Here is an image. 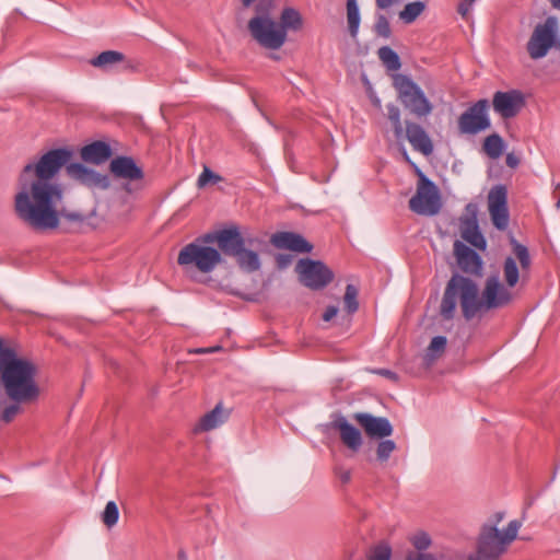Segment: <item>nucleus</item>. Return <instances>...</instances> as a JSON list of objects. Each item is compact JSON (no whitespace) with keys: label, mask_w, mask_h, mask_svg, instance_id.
I'll use <instances>...</instances> for the list:
<instances>
[{"label":"nucleus","mask_w":560,"mask_h":560,"mask_svg":"<svg viewBox=\"0 0 560 560\" xmlns=\"http://www.w3.org/2000/svg\"><path fill=\"white\" fill-rule=\"evenodd\" d=\"M222 261L221 253L211 246L191 242L185 245L177 257L179 266L195 268L202 273L212 272Z\"/></svg>","instance_id":"7"},{"label":"nucleus","mask_w":560,"mask_h":560,"mask_svg":"<svg viewBox=\"0 0 560 560\" xmlns=\"http://www.w3.org/2000/svg\"><path fill=\"white\" fill-rule=\"evenodd\" d=\"M466 211L469 215L460 219L462 237L474 247L485 250L487 242L481 232L479 231L476 213L477 207L474 203L466 206Z\"/></svg>","instance_id":"17"},{"label":"nucleus","mask_w":560,"mask_h":560,"mask_svg":"<svg viewBox=\"0 0 560 560\" xmlns=\"http://www.w3.org/2000/svg\"><path fill=\"white\" fill-rule=\"evenodd\" d=\"M399 0H375L376 7L378 9L385 10L390 8L393 4L397 3Z\"/></svg>","instance_id":"52"},{"label":"nucleus","mask_w":560,"mask_h":560,"mask_svg":"<svg viewBox=\"0 0 560 560\" xmlns=\"http://www.w3.org/2000/svg\"><path fill=\"white\" fill-rule=\"evenodd\" d=\"M520 528L521 523L516 520L511 521L503 532L497 525L485 524L478 537V556L483 560H498L516 539Z\"/></svg>","instance_id":"4"},{"label":"nucleus","mask_w":560,"mask_h":560,"mask_svg":"<svg viewBox=\"0 0 560 560\" xmlns=\"http://www.w3.org/2000/svg\"><path fill=\"white\" fill-rule=\"evenodd\" d=\"M503 277L509 288H514L520 280V270L513 257L509 256L503 262Z\"/></svg>","instance_id":"32"},{"label":"nucleus","mask_w":560,"mask_h":560,"mask_svg":"<svg viewBox=\"0 0 560 560\" xmlns=\"http://www.w3.org/2000/svg\"><path fill=\"white\" fill-rule=\"evenodd\" d=\"M345 308L349 314H353L359 308L358 303V289L353 284H348L346 287V292L343 296Z\"/></svg>","instance_id":"36"},{"label":"nucleus","mask_w":560,"mask_h":560,"mask_svg":"<svg viewBox=\"0 0 560 560\" xmlns=\"http://www.w3.org/2000/svg\"><path fill=\"white\" fill-rule=\"evenodd\" d=\"M332 427L339 431L342 443L353 452H358L362 446V435L358 428L348 422L345 417H339L332 423Z\"/></svg>","instance_id":"22"},{"label":"nucleus","mask_w":560,"mask_h":560,"mask_svg":"<svg viewBox=\"0 0 560 560\" xmlns=\"http://www.w3.org/2000/svg\"><path fill=\"white\" fill-rule=\"evenodd\" d=\"M476 0H462L457 7V12L463 19H467Z\"/></svg>","instance_id":"45"},{"label":"nucleus","mask_w":560,"mask_h":560,"mask_svg":"<svg viewBox=\"0 0 560 560\" xmlns=\"http://www.w3.org/2000/svg\"><path fill=\"white\" fill-rule=\"evenodd\" d=\"M336 476L340 479L342 483H347L351 479V472L349 469H345L343 467H336L335 468Z\"/></svg>","instance_id":"47"},{"label":"nucleus","mask_w":560,"mask_h":560,"mask_svg":"<svg viewBox=\"0 0 560 560\" xmlns=\"http://www.w3.org/2000/svg\"><path fill=\"white\" fill-rule=\"evenodd\" d=\"M488 210L492 224L499 231H505L510 223L508 190L503 185L493 186L488 194Z\"/></svg>","instance_id":"13"},{"label":"nucleus","mask_w":560,"mask_h":560,"mask_svg":"<svg viewBox=\"0 0 560 560\" xmlns=\"http://www.w3.org/2000/svg\"><path fill=\"white\" fill-rule=\"evenodd\" d=\"M560 49V26L556 16L538 23L527 42L526 49L534 60L541 59L552 49Z\"/></svg>","instance_id":"6"},{"label":"nucleus","mask_w":560,"mask_h":560,"mask_svg":"<svg viewBox=\"0 0 560 560\" xmlns=\"http://www.w3.org/2000/svg\"><path fill=\"white\" fill-rule=\"evenodd\" d=\"M409 208L417 214L434 215L441 209L436 186L425 176L421 177L416 194L409 200Z\"/></svg>","instance_id":"10"},{"label":"nucleus","mask_w":560,"mask_h":560,"mask_svg":"<svg viewBox=\"0 0 560 560\" xmlns=\"http://www.w3.org/2000/svg\"><path fill=\"white\" fill-rule=\"evenodd\" d=\"M109 171L115 178L124 179L127 182L124 189L127 192H132L131 184L142 182L144 172L131 156L118 155L109 163Z\"/></svg>","instance_id":"14"},{"label":"nucleus","mask_w":560,"mask_h":560,"mask_svg":"<svg viewBox=\"0 0 560 560\" xmlns=\"http://www.w3.org/2000/svg\"><path fill=\"white\" fill-rule=\"evenodd\" d=\"M279 25L287 30L298 31L302 27V16L300 12L293 8H284L281 16Z\"/></svg>","instance_id":"31"},{"label":"nucleus","mask_w":560,"mask_h":560,"mask_svg":"<svg viewBox=\"0 0 560 560\" xmlns=\"http://www.w3.org/2000/svg\"><path fill=\"white\" fill-rule=\"evenodd\" d=\"M404 156L407 161H409V156H408V153L406 152V150L404 149Z\"/></svg>","instance_id":"60"},{"label":"nucleus","mask_w":560,"mask_h":560,"mask_svg":"<svg viewBox=\"0 0 560 560\" xmlns=\"http://www.w3.org/2000/svg\"><path fill=\"white\" fill-rule=\"evenodd\" d=\"M353 418L370 438L384 439L393 433V425L385 417H375L371 413L358 412Z\"/></svg>","instance_id":"18"},{"label":"nucleus","mask_w":560,"mask_h":560,"mask_svg":"<svg viewBox=\"0 0 560 560\" xmlns=\"http://www.w3.org/2000/svg\"><path fill=\"white\" fill-rule=\"evenodd\" d=\"M219 349V347H215V348H201V349H197L195 352L196 353H211V352H214Z\"/></svg>","instance_id":"53"},{"label":"nucleus","mask_w":560,"mask_h":560,"mask_svg":"<svg viewBox=\"0 0 560 560\" xmlns=\"http://www.w3.org/2000/svg\"><path fill=\"white\" fill-rule=\"evenodd\" d=\"M489 102L486 98L469 106L458 118V129L464 135H477L491 126L488 115Z\"/></svg>","instance_id":"11"},{"label":"nucleus","mask_w":560,"mask_h":560,"mask_svg":"<svg viewBox=\"0 0 560 560\" xmlns=\"http://www.w3.org/2000/svg\"><path fill=\"white\" fill-rule=\"evenodd\" d=\"M70 159L71 151L68 149H52L22 168L13 207L16 217L31 229L55 230L61 218L71 222L84 221L81 213L58 209L65 191L62 185L52 179Z\"/></svg>","instance_id":"1"},{"label":"nucleus","mask_w":560,"mask_h":560,"mask_svg":"<svg viewBox=\"0 0 560 560\" xmlns=\"http://www.w3.org/2000/svg\"><path fill=\"white\" fill-rule=\"evenodd\" d=\"M177 560H188L187 553L184 549H180L177 553Z\"/></svg>","instance_id":"54"},{"label":"nucleus","mask_w":560,"mask_h":560,"mask_svg":"<svg viewBox=\"0 0 560 560\" xmlns=\"http://www.w3.org/2000/svg\"><path fill=\"white\" fill-rule=\"evenodd\" d=\"M373 373L375 374H378L381 376H384L388 380H392L394 382H397L398 381V375L393 372L392 370H388V369H376V370H373Z\"/></svg>","instance_id":"48"},{"label":"nucleus","mask_w":560,"mask_h":560,"mask_svg":"<svg viewBox=\"0 0 560 560\" xmlns=\"http://www.w3.org/2000/svg\"><path fill=\"white\" fill-rule=\"evenodd\" d=\"M387 117L394 130L395 139L400 142L408 140L411 148L421 154L429 156L433 153V143L425 129L418 122L406 120L401 122V113L397 105L389 103L386 105Z\"/></svg>","instance_id":"5"},{"label":"nucleus","mask_w":560,"mask_h":560,"mask_svg":"<svg viewBox=\"0 0 560 560\" xmlns=\"http://www.w3.org/2000/svg\"><path fill=\"white\" fill-rule=\"evenodd\" d=\"M468 560H480V559H478V558H476V557H472V556H471V557H469V559H468Z\"/></svg>","instance_id":"61"},{"label":"nucleus","mask_w":560,"mask_h":560,"mask_svg":"<svg viewBox=\"0 0 560 560\" xmlns=\"http://www.w3.org/2000/svg\"><path fill=\"white\" fill-rule=\"evenodd\" d=\"M119 517L118 506L114 501H108L102 515V521L107 527H113Z\"/></svg>","instance_id":"38"},{"label":"nucleus","mask_w":560,"mask_h":560,"mask_svg":"<svg viewBox=\"0 0 560 560\" xmlns=\"http://www.w3.org/2000/svg\"><path fill=\"white\" fill-rule=\"evenodd\" d=\"M373 103H374V105H375V106H377V107H380V106H381V101H380L378 98H375V100L373 101Z\"/></svg>","instance_id":"58"},{"label":"nucleus","mask_w":560,"mask_h":560,"mask_svg":"<svg viewBox=\"0 0 560 560\" xmlns=\"http://www.w3.org/2000/svg\"><path fill=\"white\" fill-rule=\"evenodd\" d=\"M406 560H436L434 556L430 553L419 552L417 555H410Z\"/></svg>","instance_id":"50"},{"label":"nucleus","mask_w":560,"mask_h":560,"mask_svg":"<svg viewBox=\"0 0 560 560\" xmlns=\"http://www.w3.org/2000/svg\"><path fill=\"white\" fill-rule=\"evenodd\" d=\"M248 30L253 38L264 48L277 50L287 39V32L268 15H257L249 20Z\"/></svg>","instance_id":"9"},{"label":"nucleus","mask_w":560,"mask_h":560,"mask_svg":"<svg viewBox=\"0 0 560 560\" xmlns=\"http://www.w3.org/2000/svg\"><path fill=\"white\" fill-rule=\"evenodd\" d=\"M482 149L490 159L497 160L505 150V143L500 135L492 133L485 138Z\"/></svg>","instance_id":"29"},{"label":"nucleus","mask_w":560,"mask_h":560,"mask_svg":"<svg viewBox=\"0 0 560 560\" xmlns=\"http://www.w3.org/2000/svg\"><path fill=\"white\" fill-rule=\"evenodd\" d=\"M112 155V148L104 141H94L81 149L83 161L94 164H102Z\"/></svg>","instance_id":"23"},{"label":"nucleus","mask_w":560,"mask_h":560,"mask_svg":"<svg viewBox=\"0 0 560 560\" xmlns=\"http://www.w3.org/2000/svg\"><path fill=\"white\" fill-rule=\"evenodd\" d=\"M457 298L456 280L452 277L446 284L440 306V313L445 319H452L454 317Z\"/></svg>","instance_id":"25"},{"label":"nucleus","mask_w":560,"mask_h":560,"mask_svg":"<svg viewBox=\"0 0 560 560\" xmlns=\"http://www.w3.org/2000/svg\"><path fill=\"white\" fill-rule=\"evenodd\" d=\"M505 163L509 167L515 168L520 164V159L515 154L509 153L505 158Z\"/></svg>","instance_id":"51"},{"label":"nucleus","mask_w":560,"mask_h":560,"mask_svg":"<svg viewBox=\"0 0 560 560\" xmlns=\"http://www.w3.org/2000/svg\"><path fill=\"white\" fill-rule=\"evenodd\" d=\"M337 313H338V307L335 305H330L325 310V312L323 314V319L325 322H329L337 315Z\"/></svg>","instance_id":"49"},{"label":"nucleus","mask_w":560,"mask_h":560,"mask_svg":"<svg viewBox=\"0 0 560 560\" xmlns=\"http://www.w3.org/2000/svg\"><path fill=\"white\" fill-rule=\"evenodd\" d=\"M378 57L388 70L396 71L401 66L399 56L388 46L378 49Z\"/></svg>","instance_id":"34"},{"label":"nucleus","mask_w":560,"mask_h":560,"mask_svg":"<svg viewBox=\"0 0 560 560\" xmlns=\"http://www.w3.org/2000/svg\"><path fill=\"white\" fill-rule=\"evenodd\" d=\"M221 176L213 173L210 168L205 167L198 177L197 185L199 188L205 187L209 183L217 184L221 180Z\"/></svg>","instance_id":"41"},{"label":"nucleus","mask_w":560,"mask_h":560,"mask_svg":"<svg viewBox=\"0 0 560 560\" xmlns=\"http://www.w3.org/2000/svg\"><path fill=\"white\" fill-rule=\"evenodd\" d=\"M374 32L377 36L383 38H389L392 34L390 25L387 18L383 14H378L376 16V21L374 24Z\"/></svg>","instance_id":"40"},{"label":"nucleus","mask_w":560,"mask_h":560,"mask_svg":"<svg viewBox=\"0 0 560 560\" xmlns=\"http://www.w3.org/2000/svg\"><path fill=\"white\" fill-rule=\"evenodd\" d=\"M278 261H279L280 266H285V264H287V260H283L282 256H279Z\"/></svg>","instance_id":"57"},{"label":"nucleus","mask_w":560,"mask_h":560,"mask_svg":"<svg viewBox=\"0 0 560 560\" xmlns=\"http://www.w3.org/2000/svg\"><path fill=\"white\" fill-rule=\"evenodd\" d=\"M454 253L457 264L464 272L477 276L481 273L482 259L476 250L456 241L454 244Z\"/></svg>","instance_id":"19"},{"label":"nucleus","mask_w":560,"mask_h":560,"mask_svg":"<svg viewBox=\"0 0 560 560\" xmlns=\"http://www.w3.org/2000/svg\"><path fill=\"white\" fill-rule=\"evenodd\" d=\"M126 59L125 55L117 50H105L92 58L90 63L102 70H109L114 66L124 62Z\"/></svg>","instance_id":"27"},{"label":"nucleus","mask_w":560,"mask_h":560,"mask_svg":"<svg viewBox=\"0 0 560 560\" xmlns=\"http://www.w3.org/2000/svg\"><path fill=\"white\" fill-rule=\"evenodd\" d=\"M446 338L443 337V336H436L434 338H432L431 342H430V346H429V351L430 352H442L444 351L445 347H446Z\"/></svg>","instance_id":"44"},{"label":"nucleus","mask_w":560,"mask_h":560,"mask_svg":"<svg viewBox=\"0 0 560 560\" xmlns=\"http://www.w3.org/2000/svg\"><path fill=\"white\" fill-rule=\"evenodd\" d=\"M301 282L313 290L325 288L334 278L332 271L322 261L301 259L296 265Z\"/></svg>","instance_id":"12"},{"label":"nucleus","mask_w":560,"mask_h":560,"mask_svg":"<svg viewBox=\"0 0 560 560\" xmlns=\"http://www.w3.org/2000/svg\"><path fill=\"white\" fill-rule=\"evenodd\" d=\"M424 9L425 4L421 1L409 2L405 5L404 10L400 11L399 18L405 23L410 24L417 20Z\"/></svg>","instance_id":"33"},{"label":"nucleus","mask_w":560,"mask_h":560,"mask_svg":"<svg viewBox=\"0 0 560 560\" xmlns=\"http://www.w3.org/2000/svg\"><path fill=\"white\" fill-rule=\"evenodd\" d=\"M511 245L513 247V253H514L515 257L520 261L521 268L523 270L529 269L532 259L529 256L528 248L525 245L518 243L515 238L511 240Z\"/></svg>","instance_id":"35"},{"label":"nucleus","mask_w":560,"mask_h":560,"mask_svg":"<svg viewBox=\"0 0 560 560\" xmlns=\"http://www.w3.org/2000/svg\"><path fill=\"white\" fill-rule=\"evenodd\" d=\"M347 22L351 37L357 38L361 22L357 0H347Z\"/></svg>","instance_id":"30"},{"label":"nucleus","mask_w":560,"mask_h":560,"mask_svg":"<svg viewBox=\"0 0 560 560\" xmlns=\"http://www.w3.org/2000/svg\"><path fill=\"white\" fill-rule=\"evenodd\" d=\"M238 267L246 272H254L260 269L259 255L243 246L237 255L234 256Z\"/></svg>","instance_id":"28"},{"label":"nucleus","mask_w":560,"mask_h":560,"mask_svg":"<svg viewBox=\"0 0 560 560\" xmlns=\"http://www.w3.org/2000/svg\"><path fill=\"white\" fill-rule=\"evenodd\" d=\"M453 278L456 280L462 313L467 320L490 310L504 307L513 300L510 289L502 284L495 275L487 278L481 294L474 280L458 275Z\"/></svg>","instance_id":"2"},{"label":"nucleus","mask_w":560,"mask_h":560,"mask_svg":"<svg viewBox=\"0 0 560 560\" xmlns=\"http://www.w3.org/2000/svg\"><path fill=\"white\" fill-rule=\"evenodd\" d=\"M18 358L16 352L12 348L5 347L3 340L0 338V375L5 371L7 366Z\"/></svg>","instance_id":"37"},{"label":"nucleus","mask_w":560,"mask_h":560,"mask_svg":"<svg viewBox=\"0 0 560 560\" xmlns=\"http://www.w3.org/2000/svg\"><path fill=\"white\" fill-rule=\"evenodd\" d=\"M228 419V413L218 404L211 411L203 415L195 428L197 432H208L223 424Z\"/></svg>","instance_id":"24"},{"label":"nucleus","mask_w":560,"mask_h":560,"mask_svg":"<svg viewBox=\"0 0 560 560\" xmlns=\"http://www.w3.org/2000/svg\"><path fill=\"white\" fill-rule=\"evenodd\" d=\"M396 450V443L393 440H383L377 444L376 455L380 462H387L390 454Z\"/></svg>","instance_id":"39"},{"label":"nucleus","mask_w":560,"mask_h":560,"mask_svg":"<svg viewBox=\"0 0 560 560\" xmlns=\"http://www.w3.org/2000/svg\"><path fill=\"white\" fill-rule=\"evenodd\" d=\"M67 174L89 188L107 189L109 187V179L106 175L89 168L81 163L68 164Z\"/></svg>","instance_id":"16"},{"label":"nucleus","mask_w":560,"mask_h":560,"mask_svg":"<svg viewBox=\"0 0 560 560\" xmlns=\"http://www.w3.org/2000/svg\"><path fill=\"white\" fill-rule=\"evenodd\" d=\"M218 236H219V231L213 232V233H207V234H203L202 236L197 237L194 242H200V244H203V245L212 244L214 242L218 244Z\"/></svg>","instance_id":"46"},{"label":"nucleus","mask_w":560,"mask_h":560,"mask_svg":"<svg viewBox=\"0 0 560 560\" xmlns=\"http://www.w3.org/2000/svg\"><path fill=\"white\" fill-rule=\"evenodd\" d=\"M218 246L225 255L234 257L245 246V240L237 226H231L219 231Z\"/></svg>","instance_id":"21"},{"label":"nucleus","mask_w":560,"mask_h":560,"mask_svg":"<svg viewBox=\"0 0 560 560\" xmlns=\"http://www.w3.org/2000/svg\"><path fill=\"white\" fill-rule=\"evenodd\" d=\"M36 366L27 360L18 358L1 374V383L8 398L37 401L40 395L35 380Z\"/></svg>","instance_id":"3"},{"label":"nucleus","mask_w":560,"mask_h":560,"mask_svg":"<svg viewBox=\"0 0 560 560\" xmlns=\"http://www.w3.org/2000/svg\"><path fill=\"white\" fill-rule=\"evenodd\" d=\"M525 105V98L521 91H498L493 94L492 106L502 118L515 117Z\"/></svg>","instance_id":"15"},{"label":"nucleus","mask_w":560,"mask_h":560,"mask_svg":"<svg viewBox=\"0 0 560 560\" xmlns=\"http://www.w3.org/2000/svg\"><path fill=\"white\" fill-rule=\"evenodd\" d=\"M394 88L402 105L415 116L421 118L432 113L433 104L425 96L422 89L409 77L397 74L394 78Z\"/></svg>","instance_id":"8"},{"label":"nucleus","mask_w":560,"mask_h":560,"mask_svg":"<svg viewBox=\"0 0 560 560\" xmlns=\"http://www.w3.org/2000/svg\"><path fill=\"white\" fill-rule=\"evenodd\" d=\"M390 548L386 545H380L373 548L369 553V560H389Z\"/></svg>","instance_id":"42"},{"label":"nucleus","mask_w":560,"mask_h":560,"mask_svg":"<svg viewBox=\"0 0 560 560\" xmlns=\"http://www.w3.org/2000/svg\"><path fill=\"white\" fill-rule=\"evenodd\" d=\"M411 542L417 550L422 551L430 547L431 538L427 533L420 532L411 538Z\"/></svg>","instance_id":"43"},{"label":"nucleus","mask_w":560,"mask_h":560,"mask_svg":"<svg viewBox=\"0 0 560 560\" xmlns=\"http://www.w3.org/2000/svg\"><path fill=\"white\" fill-rule=\"evenodd\" d=\"M244 7H249L255 0H241Z\"/></svg>","instance_id":"56"},{"label":"nucleus","mask_w":560,"mask_h":560,"mask_svg":"<svg viewBox=\"0 0 560 560\" xmlns=\"http://www.w3.org/2000/svg\"><path fill=\"white\" fill-rule=\"evenodd\" d=\"M503 515L501 513L497 514V522H500L502 520Z\"/></svg>","instance_id":"59"},{"label":"nucleus","mask_w":560,"mask_h":560,"mask_svg":"<svg viewBox=\"0 0 560 560\" xmlns=\"http://www.w3.org/2000/svg\"><path fill=\"white\" fill-rule=\"evenodd\" d=\"M270 242L277 248L296 253H310L313 248L302 235L293 232H277L272 234Z\"/></svg>","instance_id":"20"},{"label":"nucleus","mask_w":560,"mask_h":560,"mask_svg":"<svg viewBox=\"0 0 560 560\" xmlns=\"http://www.w3.org/2000/svg\"><path fill=\"white\" fill-rule=\"evenodd\" d=\"M9 400L0 401V421L3 423L12 422L16 416L23 412V405L35 402L34 400H20L16 398H8Z\"/></svg>","instance_id":"26"},{"label":"nucleus","mask_w":560,"mask_h":560,"mask_svg":"<svg viewBox=\"0 0 560 560\" xmlns=\"http://www.w3.org/2000/svg\"><path fill=\"white\" fill-rule=\"evenodd\" d=\"M549 1L555 9L560 10V0H549Z\"/></svg>","instance_id":"55"}]
</instances>
